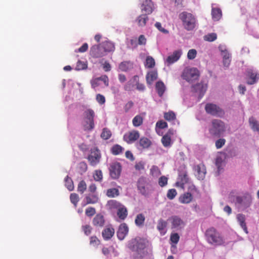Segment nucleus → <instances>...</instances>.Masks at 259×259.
Masks as SVG:
<instances>
[{
	"mask_svg": "<svg viewBox=\"0 0 259 259\" xmlns=\"http://www.w3.org/2000/svg\"><path fill=\"white\" fill-rule=\"evenodd\" d=\"M134 63L130 61H123L121 62L118 66L120 71L126 72L133 68Z\"/></svg>",
	"mask_w": 259,
	"mask_h": 259,
	"instance_id": "obj_20",
	"label": "nucleus"
},
{
	"mask_svg": "<svg viewBox=\"0 0 259 259\" xmlns=\"http://www.w3.org/2000/svg\"><path fill=\"white\" fill-rule=\"evenodd\" d=\"M153 3L151 0H142L141 10L146 14H150L153 11Z\"/></svg>",
	"mask_w": 259,
	"mask_h": 259,
	"instance_id": "obj_14",
	"label": "nucleus"
},
{
	"mask_svg": "<svg viewBox=\"0 0 259 259\" xmlns=\"http://www.w3.org/2000/svg\"><path fill=\"white\" fill-rule=\"evenodd\" d=\"M138 144L143 149H148L151 145L152 142L148 138L143 137L140 138Z\"/></svg>",
	"mask_w": 259,
	"mask_h": 259,
	"instance_id": "obj_28",
	"label": "nucleus"
},
{
	"mask_svg": "<svg viewBox=\"0 0 259 259\" xmlns=\"http://www.w3.org/2000/svg\"><path fill=\"white\" fill-rule=\"evenodd\" d=\"M101 155L99 150L95 147L91 149L90 154L88 156V160L91 166H95L97 165L100 161Z\"/></svg>",
	"mask_w": 259,
	"mask_h": 259,
	"instance_id": "obj_8",
	"label": "nucleus"
},
{
	"mask_svg": "<svg viewBox=\"0 0 259 259\" xmlns=\"http://www.w3.org/2000/svg\"><path fill=\"white\" fill-rule=\"evenodd\" d=\"M122 167L119 162H114L110 164L109 170L110 177L113 179H117L120 176Z\"/></svg>",
	"mask_w": 259,
	"mask_h": 259,
	"instance_id": "obj_9",
	"label": "nucleus"
},
{
	"mask_svg": "<svg viewBox=\"0 0 259 259\" xmlns=\"http://www.w3.org/2000/svg\"><path fill=\"white\" fill-rule=\"evenodd\" d=\"M78 168L81 172H84L88 169V165L85 162H81L78 164Z\"/></svg>",
	"mask_w": 259,
	"mask_h": 259,
	"instance_id": "obj_62",
	"label": "nucleus"
},
{
	"mask_svg": "<svg viewBox=\"0 0 259 259\" xmlns=\"http://www.w3.org/2000/svg\"><path fill=\"white\" fill-rule=\"evenodd\" d=\"M179 18L182 21L184 28L188 31L193 30L197 24L195 16L191 13L183 12L179 14Z\"/></svg>",
	"mask_w": 259,
	"mask_h": 259,
	"instance_id": "obj_2",
	"label": "nucleus"
},
{
	"mask_svg": "<svg viewBox=\"0 0 259 259\" xmlns=\"http://www.w3.org/2000/svg\"><path fill=\"white\" fill-rule=\"evenodd\" d=\"M155 62L154 59L151 56H148L146 59L145 66L148 68H152L154 67Z\"/></svg>",
	"mask_w": 259,
	"mask_h": 259,
	"instance_id": "obj_43",
	"label": "nucleus"
},
{
	"mask_svg": "<svg viewBox=\"0 0 259 259\" xmlns=\"http://www.w3.org/2000/svg\"><path fill=\"white\" fill-rule=\"evenodd\" d=\"M187 193H190L191 195L200 196V191L196 188V187L193 184H189L188 187Z\"/></svg>",
	"mask_w": 259,
	"mask_h": 259,
	"instance_id": "obj_32",
	"label": "nucleus"
},
{
	"mask_svg": "<svg viewBox=\"0 0 259 259\" xmlns=\"http://www.w3.org/2000/svg\"><path fill=\"white\" fill-rule=\"evenodd\" d=\"M145 220V217L142 213L138 214L135 219V224L139 227L142 226L144 225Z\"/></svg>",
	"mask_w": 259,
	"mask_h": 259,
	"instance_id": "obj_37",
	"label": "nucleus"
},
{
	"mask_svg": "<svg viewBox=\"0 0 259 259\" xmlns=\"http://www.w3.org/2000/svg\"><path fill=\"white\" fill-rule=\"evenodd\" d=\"M85 204H95L98 202L99 198L97 194H89L85 196Z\"/></svg>",
	"mask_w": 259,
	"mask_h": 259,
	"instance_id": "obj_27",
	"label": "nucleus"
},
{
	"mask_svg": "<svg viewBox=\"0 0 259 259\" xmlns=\"http://www.w3.org/2000/svg\"><path fill=\"white\" fill-rule=\"evenodd\" d=\"M226 131L225 123L217 119L211 121V127L209 129L210 135L216 137H220Z\"/></svg>",
	"mask_w": 259,
	"mask_h": 259,
	"instance_id": "obj_4",
	"label": "nucleus"
},
{
	"mask_svg": "<svg viewBox=\"0 0 259 259\" xmlns=\"http://www.w3.org/2000/svg\"><path fill=\"white\" fill-rule=\"evenodd\" d=\"M148 15V14H146V13L145 14H142L137 18V21L139 26L143 27L146 25L149 19L147 16Z\"/></svg>",
	"mask_w": 259,
	"mask_h": 259,
	"instance_id": "obj_30",
	"label": "nucleus"
},
{
	"mask_svg": "<svg viewBox=\"0 0 259 259\" xmlns=\"http://www.w3.org/2000/svg\"><path fill=\"white\" fill-rule=\"evenodd\" d=\"M179 179L180 181L177 182L176 185L180 186L182 188H184L185 184L188 183L189 180L187 173L186 172H184L180 174L179 175Z\"/></svg>",
	"mask_w": 259,
	"mask_h": 259,
	"instance_id": "obj_24",
	"label": "nucleus"
},
{
	"mask_svg": "<svg viewBox=\"0 0 259 259\" xmlns=\"http://www.w3.org/2000/svg\"><path fill=\"white\" fill-rule=\"evenodd\" d=\"M164 118L167 121H172L176 119V116L173 111H170L168 112L164 113Z\"/></svg>",
	"mask_w": 259,
	"mask_h": 259,
	"instance_id": "obj_44",
	"label": "nucleus"
},
{
	"mask_svg": "<svg viewBox=\"0 0 259 259\" xmlns=\"http://www.w3.org/2000/svg\"><path fill=\"white\" fill-rule=\"evenodd\" d=\"M127 210L126 208L123 205L117 211V215L118 217L121 220H124L127 217Z\"/></svg>",
	"mask_w": 259,
	"mask_h": 259,
	"instance_id": "obj_29",
	"label": "nucleus"
},
{
	"mask_svg": "<svg viewBox=\"0 0 259 259\" xmlns=\"http://www.w3.org/2000/svg\"><path fill=\"white\" fill-rule=\"evenodd\" d=\"M155 89L158 96L161 97L166 90V87L163 82L160 80L156 83Z\"/></svg>",
	"mask_w": 259,
	"mask_h": 259,
	"instance_id": "obj_25",
	"label": "nucleus"
},
{
	"mask_svg": "<svg viewBox=\"0 0 259 259\" xmlns=\"http://www.w3.org/2000/svg\"><path fill=\"white\" fill-rule=\"evenodd\" d=\"M161 143L164 147H170L172 143L171 137L167 135H164L162 137Z\"/></svg>",
	"mask_w": 259,
	"mask_h": 259,
	"instance_id": "obj_34",
	"label": "nucleus"
},
{
	"mask_svg": "<svg viewBox=\"0 0 259 259\" xmlns=\"http://www.w3.org/2000/svg\"><path fill=\"white\" fill-rule=\"evenodd\" d=\"M182 54V50H178L175 51L171 55L167 57L166 59L167 63L169 64H171L176 62L180 59Z\"/></svg>",
	"mask_w": 259,
	"mask_h": 259,
	"instance_id": "obj_16",
	"label": "nucleus"
},
{
	"mask_svg": "<svg viewBox=\"0 0 259 259\" xmlns=\"http://www.w3.org/2000/svg\"><path fill=\"white\" fill-rule=\"evenodd\" d=\"M70 199L71 203H72L75 207H76L78 202L79 201L78 195L76 193H72L70 194Z\"/></svg>",
	"mask_w": 259,
	"mask_h": 259,
	"instance_id": "obj_50",
	"label": "nucleus"
},
{
	"mask_svg": "<svg viewBox=\"0 0 259 259\" xmlns=\"http://www.w3.org/2000/svg\"><path fill=\"white\" fill-rule=\"evenodd\" d=\"M111 136V131L107 128H104L101 135V137L104 140L109 139Z\"/></svg>",
	"mask_w": 259,
	"mask_h": 259,
	"instance_id": "obj_46",
	"label": "nucleus"
},
{
	"mask_svg": "<svg viewBox=\"0 0 259 259\" xmlns=\"http://www.w3.org/2000/svg\"><path fill=\"white\" fill-rule=\"evenodd\" d=\"M251 203V199L250 197H246L245 196L244 200L243 201V202L242 203L241 206L247 208L249 207Z\"/></svg>",
	"mask_w": 259,
	"mask_h": 259,
	"instance_id": "obj_58",
	"label": "nucleus"
},
{
	"mask_svg": "<svg viewBox=\"0 0 259 259\" xmlns=\"http://www.w3.org/2000/svg\"><path fill=\"white\" fill-rule=\"evenodd\" d=\"M167 223L163 219H160L157 222V229L161 234L164 235L166 232Z\"/></svg>",
	"mask_w": 259,
	"mask_h": 259,
	"instance_id": "obj_23",
	"label": "nucleus"
},
{
	"mask_svg": "<svg viewBox=\"0 0 259 259\" xmlns=\"http://www.w3.org/2000/svg\"><path fill=\"white\" fill-rule=\"evenodd\" d=\"M96 212V209L94 207H89L85 211V215L89 217H92L95 214Z\"/></svg>",
	"mask_w": 259,
	"mask_h": 259,
	"instance_id": "obj_53",
	"label": "nucleus"
},
{
	"mask_svg": "<svg viewBox=\"0 0 259 259\" xmlns=\"http://www.w3.org/2000/svg\"><path fill=\"white\" fill-rule=\"evenodd\" d=\"M205 110L207 114L212 116L222 117L225 115V111L220 107L213 103H207Z\"/></svg>",
	"mask_w": 259,
	"mask_h": 259,
	"instance_id": "obj_5",
	"label": "nucleus"
},
{
	"mask_svg": "<svg viewBox=\"0 0 259 259\" xmlns=\"http://www.w3.org/2000/svg\"><path fill=\"white\" fill-rule=\"evenodd\" d=\"M137 251L143 250L146 247V244L143 240H140L137 242L136 244Z\"/></svg>",
	"mask_w": 259,
	"mask_h": 259,
	"instance_id": "obj_60",
	"label": "nucleus"
},
{
	"mask_svg": "<svg viewBox=\"0 0 259 259\" xmlns=\"http://www.w3.org/2000/svg\"><path fill=\"white\" fill-rule=\"evenodd\" d=\"M93 177L96 181H101L103 179L102 172L101 170H96L93 174Z\"/></svg>",
	"mask_w": 259,
	"mask_h": 259,
	"instance_id": "obj_48",
	"label": "nucleus"
},
{
	"mask_svg": "<svg viewBox=\"0 0 259 259\" xmlns=\"http://www.w3.org/2000/svg\"><path fill=\"white\" fill-rule=\"evenodd\" d=\"M101 45L105 55L107 52H113L115 50L114 44L110 41H105Z\"/></svg>",
	"mask_w": 259,
	"mask_h": 259,
	"instance_id": "obj_18",
	"label": "nucleus"
},
{
	"mask_svg": "<svg viewBox=\"0 0 259 259\" xmlns=\"http://www.w3.org/2000/svg\"><path fill=\"white\" fill-rule=\"evenodd\" d=\"M106 195L109 197H115L119 195V192L116 188H111L107 190Z\"/></svg>",
	"mask_w": 259,
	"mask_h": 259,
	"instance_id": "obj_42",
	"label": "nucleus"
},
{
	"mask_svg": "<svg viewBox=\"0 0 259 259\" xmlns=\"http://www.w3.org/2000/svg\"><path fill=\"white\" fill-rule=\"evenodd\" d=\"M65 186L68 190L70 191H73L74 189V184L71 178L67 176L65 179Z\"/></svg>",
	"mask_w": 259,
	"mask_h": 259,
	"instance_id": "obj_41",
	"label": "nucleus"
},
{
	"mask_svg": "<svg viewBox=\"0 0 259 259\" xmlns=\"http://www.w3.org/2000/svg\"><path fill=\"white\" fill-rule=\"evenodd\" d=\"M204 236L207 242L211 245L220 246L225 243L221 234L213 227L206 230Z\"/></svg>",
	"mask_w": 259,
	"mask_h": 259,
	"instance_id": "obj_1",
	"label": "nucleus"
},
{
	"mask_svg": "<svg viewBox=\"0 0 259 259\" xmlns=\"http://www.w3.org/2000/svg\"><path fill=\"white\" fill-rule=\"evenodd\" d=\"M88 65L86 62L78 60L76 63L75 69L77 70H81L86 69Z\"/></svg>",
	"mask_w": 259,
	"mask_h": 259,
	"instance_id": "obj_47",
	"label": "nucleus"
},
{
	"mask_svg": "<svg viewBox=\"0 0 259 259\" xmlns=\"http://www.w3.org/2000/svg\"><path fill=\"white\" fill-rule=\"evenodd\" d=\"M132 122L135 127H138L143 124V118L141 115H137L133 119Z\"/></svg>",
	"mask_w": 259,
	"mask_h": 259,
	"instance_id": "obj_39",
	"label": "nucleus"
},
{
	"mask_svg": "<svg viewBox=\"0 0 259 259\" xmlns=\"http://www.w3.org/2000/svg\"><path fill=\"white\" fill-rule=\"evenodd\" d=\"M167 221L170 224L171 229L176 231L183 229L186 226L185 222L178 215H172Z\"/></svg>",
	"mask_w": 259,
	"mask_h": 259,
	"instance_id": "obj_6",
	"label": "nucleus"
},
{
	"mask_svg": "<svg viewBox=\"0 0 259 259\" xmlns=\"http://www.w3.org/2000/svg\"><path fill=\"white\" fill-rule=\"evenodd\" d=\"M157 73L156 71H152L149 72L146 75V81L148 84H151L157 78Z\"/></svg>",
	"mask_w": 259,
	"mask_h": 259,
	"instance_id": "obj_31",
	"label": "nucleus"
},
{
	"mask_svg": "<svg viewBox=\"0 0 259 259\" xmlns=\"http://www.w3.org/2000/svg\"><path fill=\"white\" fill-rule=\"evenodd\" d=\"M193 88L194 91L198 93L199 96L202 97L206 90L207 85L203 83H198L193 85Z\"/></svg>",
	"mask_w": 259,
	"mask_h": 259,
	"instance_id": "obj_26",
	"label": "nucleus"
},
{
	"mask_svg": "<svg viewBox=\"0 0 259 259\" xmlns=\"http://www.w3.org/2000/svg\"><path fill=\"white\" fill-rule=\"evenodd\" d=\"M195 176L198 180H203L206 173V167L203 163H200L194 166Z\"/></svg>",
	"mask_w": 259,
	"mask_h": 259,
	"instance_id": "obj_11",
	"label": "nucleus"
},
{
	"mask_svg": "<svg viewBox=\"0 0 259 259\" xmlns=\"http://www.w3.org/2000/svg\"><path fill=\"white\" fill-rule=\"evenodd\" d=\"M197 54V51L195 49H191L190 50L187 54V57L190 60L194 59Z\"/></svg>",
	"mask_w": 259,
	"mask_h": 259,
	"instance_id": "obj_57",
	"label": "nucleus"
},
{
	"mask_svg": "<svg viewBox=\"0 0 259 259\" xmlns=\"http://www.w3.org/2000/svg\"><path fill=\"white\" fill-rule=\"evenodd\" d=\"M193 196L190 193L185 192L179 197V201L182 204H188L192 201Z\"/></svg>",
	"mask_w": 259,
	"mask_h": 259,
	"instance_id": "obj_22",
	"label": "nucleus"
},
{
	"mask_svg": "<svg viewBox=\"0 0 259 259\" xmlns=\"http://www.w3.org/2000/svg\"><path fill=\"white\" fill-rule=\"evenodd\" d=\"M95 116V112L93 111V110L91 109H89L85 110L84 112V120H89V122L90 124V125L87 126L86 128H90V129H93L94 128V118Z\"/></svg>",
	"mask_w": 259,
	"mask_h": 259,
	"instance_id": "obj_13",
	"label": "nucleus"
},
{
	"mask_svg": "<svg viewBox=\"0 0 259 259\" xmlns=\"http://www.w3.org/2000/svg\"><path fill=\"white\" fill-rule=\"evenodd\" d=\"M212 19L215 21H218L222 17V11L219 8H212L211 10Z\"/></svg>",
	"mask_w": 259,
	"mask_h": 259,
	"instance_id": "obj_33",
	"label": "nucleus"
},
{
	"mask_svg": "<svg viewBox=\"0 0 259 259\" xmlns=\"http://www.w3.org/2000/svg\"><path fill=\"white\" fill-rule=\"evenodd\" d=\"M87 189V184L84 181L82 180L78 184L77 191L81 194H83Z\"/></svg>",
	"mask_w": 259,
	"mask_h": 259,
	"instance_id": "obj_45",
	"label": "nucleus"
},
{
	"mask_svg": "<svg viewBox=\"0 0 259 259\" xmlns=\"http://www.w3.org/2000/svg\"><path fill=\"white\" fill-rule=\"evenodd\" d=\"M150 174L153 176H158L160 175L161 173L159 168L157 166L153 165L150 169Z\"/></svg>",
	"mask_w": 259,
	"mask_h": 259,
	"instance_id": "obj_56",
	"label": "nucleus"
},
{
	"mask_svg": "<svg viewBox=\"0 0 259 259\" xmlns=\"http://www.w3.org/2000/svg\"><path fill=\"white\" fill-rule=\"evenodd\" d=\"M137 188L140 193L145 196H148L153 188L149 180L145 177H140L137 182Z\"/></svg>",
	"mask_w": 259,
	"mask_h": 259,
	"instance_id": "obj_3",
	"label": "nucleus"
},
{
	"mask_svg": "<svg viewBox=\"0 0 259 259\" xmlns=\"http://www.w3.org/2000/svg\"><path fill=\"white\" fill-rule=\"evenodd\" d=\"M180 240V236L177 233H173L170 234V240L171 243L175 244V245H171V248H176V244H177Z\"/></svg>",
	"mask_w": 259,
	"mask_h": 259,
	"instance_id": "obj_38",
	"label": "nucleus"
},
{
	"mask_svg": "<svg viewBox=\"0 0 259 259\" xmlns=\"http://www.w3.org/2000/svg\"><path fill=\"white\" fill-rule=\"evenodd\" d=\"M237 220L238 222L239 223L240 227L242 228L243 231L245 232L246 234H248V230L247 227L246 226V224L245 223V215L239 213L237 215Z\"/></svg>",
	"mask_w": 259,
	"mask_h": 259,
	"instance_id": "obj_21",
	"label": "nucleus"
},
{
	"mask_svg": "<svg viewBox=\"0 0 259 259\" xmlns=\"http://www.w3.org/2000/svg\"><path fill=\"white\" fill-rule=\"evenodd\" d=\"M105 219L104 216L101 213L96 215L93 220V224L97 227H102L105 224Z\"/></svg>",
	"mask_w": 259,
	"mask_h": 259,
	"instance_id": "obj_17",
	"label": "nucleus"
},
{
	"mask_svg": "<svg viewBox=\"0 0 259 259\" xmlns=\"http://www.w3.org/2000/svg\"><path fill=\"white\" fill-rule=\"evenodd\" d=\"M90 54L94 58H101L105 55L101 44L93 46L90 49Z\"/></svg>",
	"mask_w": 259,
	"mask_h": 259,
	"instance_id": "obj_12",
	"label": "nucleus"
},
{
	"mask_svg": "<svg viewBox=\"0 0 259 259\" xmlns=\"http://www.w3.org/2000/svg\"><path fill=\"white\" fill-rule=\"evenodd\" d=\"M90 244L94 246H97L100 244V240L96 236H93L90 238Z\"/></svg>",
	"mask_w": 259,
	"mask_h": 259,
	"instance_id": "obj_49",
	"label": "nucleus"
},
{
	"mask_svg": "<svg viewBox=\"0 0 259 259\" xmlns=\"http://www.w3.org/2000/svg\"><path fill=\"white\" fill-rule=\"evenodd\" d=\"M249 123L253 131L259 132V123L254 117L249 118Z\"/></svg>",
	"mask_w": 259,
	"mask_h": 259,
	"instance_id": "obj_35",
	"label": "nucleus"
},
{
	"mask_svg": "<svg viewBox=\"0 0 259 259\" xmlns=\"http://www.w3.org/2000/svg\"><path fill=\"white\" fill-rule=\"evenodd\" d=\"M226 143V140L224 139H220L216 141L215 145L217 149L222 148Z\"/></svg>",
	"mask_w": 259,
	"mask_h": 259,
	"instance_id": "obj_61",
	"label": "nucleus"
},
{
	"mask_svg": "<svg viewBox=\"0 0 259 259\" xmlns=\"http://www.w3.org/2000/svg\"><path fill=\"white\" fill-rule=\"evenodd\" d=\"M124 149L120 145L116 144L112 146L111 152L114 155H117L122 153Z\"/></svg>",
	"mask_w": 259,
	"mask_h": 259,
	"instance_id": "obj_36",
	"label": "nucleus"
},
{
	"mask_svg": "<svg viewBox=\"0 0 259 259\" xmlns=\"http://www.w3.org/2000/svg\"><path fill=\"white\" fill-rule=\"evenodd\" d=\"M128 232V228L125 223L121 224L117 231V236L120 240L124 239Z\"/></svg>",
	"mask_w": 259,
	"mask_h": 259,
	"instance_id": "obj_15",
	"label": "nucleus"
},
{
	"mask_svg": "<svg viewBox=\"0 0 259 259\" xmlns=\"http://www.w3.org/2000/svg\"><path fill=\"white\" fill-rule=\"evenodd\" d=\"M108 205L110 208L111 209H116L117 210L122 205V204L117 201L115 200H111L108 202Z\"/></svg>",
	"mask_w": 259,
	"mask_h": 259,
	"instance_id": "obj_40",
	"label": "nucleus"
},
{
	"mask_svg": "<svg viewBox=\"0 0 259 259\" xmlns=\"http://www.w3.org/2000/svg\"><path fill=\"white\" fill-rule=\"evenodd\" d=\"M257 74L254 73H251L249 75V80H248L247 83L248 84H253L256 82L258 79Z\"/></svg>",
	"mask_w": 259,
	"mask_h": 259,
	"instance_id": "obj_52",
	"label": "nucleus"
},
{
	"mask_svg": "<svg viewBox=\"0 0 259 259\" xmlns=\"http://www.w3.org/2000/svg\"><path fill=\"white\" fill-rule=\"evenodd\" d=\"M217 38V35L215 33H209L204 36V40L208 41H213L215 40Z\"/></svg>",
	"mask_w": 259,
	"mask_h": 259,
	"instance_id": "obj_51",
	"label": "nucleus"
},
{
	"mask_svg": "<svg viewBox=\"0 0 259 259\" xmlns=\"http://www.w3.org/2000/svg\"><path fill=\"white\" fill-rule=\"evenodd\" d=\"M114 232L115 231L113 228L109 227L106 228L103 230L102 235L104 240H108L113 236Z\"/></svg>",
	"mask_w": 259,
	"mask_h": 259,
	"instance_id": "obj_19",
	"label": "nucleus"
},
{
	"mask_svg": "<svg viewBox=\"0 0 259 259\" xmlns=\"http://www.w3.org/2000/svg\"><path fill=\"white\" fill-rule=\"evenodd\" d=\"M81 228L84 234L87 236L91 234L93 229L92 227L89 225H83L82 226Z\"/></svg>",
	"mask_w": 259,
	"mask_h": 259,
	"instance_id": "obj_55",
	"label": "nucleus"
},
{
	"mask_svg": "<svg viewBox=\"0 0 259 259\" xmlns=\"http://www.w3.org/2000/svg\"><path fill=\"white\" fill-rule=\"evenodd\" d=\"M96 100L97 102L101 105L104 104L105 102V97L100 94L97 95Z\"/></svg>",
	"mask_w": 259,
	"mask_h": 259,
	"instance_id": "obj_64",
	"label": "nucleus"
},
{
	"mask_svg": "<svg viewBox=\"0 0 259 259\" xmlns=\"http://www.w3.org/2000/svg\"><path fill=\"white\" fill-rule=\"evenodd\" d=\"M140 137V133L137 130L131 131L123 136V140L127 144H130L134 143Z\"/></svg>",
	"mask_w": 259,
	"mask_h": 259,
	"instance_id": "obj_10",
	"label": "nucleus"
},
{
	"mask_svg": "<svg viewBox=\"0 0 259 259\" xmlns=\"http://www.w3.org/2000/svg\"><path fill=\"white\" fill-rule=\"evenodd\" d=\"M158 184L162 187L166 186L167 184V178L165 176L161 177L159 179Z\"/></svg>",
	"mask_w": 259,
	"mask_h": 259,
	"instance_id": "obj_59",
	"label": "nucleus"
},
{
	"mask_svg": "<svg viewBox=\"0 0 259 259\" xmlns=\"http://www.w3.org/2000/svg\"><path fill=\"white\" fill-rule=\"evenodd\" d=\"M199 76L198 70L195 68H187L184 70L182 77L188 82L197 80Z\"/></svg>",
	"mask_w": 259,
	"mask_h": 259,
	"instance_id": "obj_7",
	"label": "nucleus"
},
{
	"mask_svg": "<svg viewBox=\"0 0 259 259\" xmlns=\"http://www.w3.org/2000/svg\"><path fill=\"white\" fill-rule=\"evenodd\" d=\"M135 169L138 171L144 170L145 168V163L143 161L137 162L135 165Z\"/></svg>",
	"mask_w": 259,
	"mask_h": 259,
	"instance_id": "obj_63",
	"label": "nucleus"
},
{
	"mask_svg": "<svg viewBox=\"0 0 259 259\" xmlns=\"http://www.w3.org/2000/svg\"><path fill=\"white\" fill-rule=\"evenodd\" d=\"M177 194V192L176 189H171L168 190L167 193V197L170 199H173Z\"/></svg>",
	"mask_w": 259,
	"mask_h": 259,
	"instance_id": "obj_54",
	"label": "nucleus"
}]
</instances>
